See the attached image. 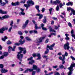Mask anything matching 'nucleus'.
I'll return each instance as SVG.
<instances>
[{
    "label": "nucleus",
    "mask_w": 75,
    "mask_h": 75,
    "mask_svg": "<svg viewBox=\"0 0 75 75\" xmlns=\"http://www.w3.org/2000/svg\"><path fill=\"white\" fill-rule=\"evenodd\" d=\"M75 64L74 62H72L70 67L68 68V69L70 71L68 73V75H71L72 74V71L74 70L73 68L75 67Z\"/></svg>",
    "instance_id": "f257e3e1"
},
{
    "label": "nucleus",
    "mask_w": 75,
    "mask_h": 75,
    "mask_svg": "<svg viewBox=\"0 0 75 75\" xmlns=\"http://www.w3.org/2000/svg\"><path fill=\"white\" fill-rule=\"evenodd\" d=\"M46 37V36H45L44 37H42L38 39H37L35 40V42L36 43V45H40V42H42L43 40H44V38Z\"/></svg>",
    "instance_id": "f03ea898"
},
{
    "label": "nucleus",
    "mask_w": 75,
    "mask_h": 75,
    "mask_svg": "<svg viewBox=\"0 0 75 75\" xmlns=\"http://www.w3.org/2000/svg\"><path fill=\"white\" fill-rule=\"evenodd\" d=\"M21 53H22V51H21L18 53V54L17 55V58L19 59L21 61H22V58H23V55Z\"/></svg>",
    "instance_id": "7ed1b4c3"
},
{
    "label": "nucleus",
    "mask_w": 75,
    "mask_h": 75,
    "mask_svg": "<svg viewBox=\"0 0 75 75\" xmlns=\"http://www.w3.org/2000/svg\"><path fill=\"white\" fill-rule=\"evenodd\" d=\"M33 57H38L37 59V60H40V59H41V54L40 53H33Z\"/></svg>",
    "instance_id": "20e7f679"
},
{
    "label": "nucleus",
    "mask_w": 75,
    "mask_h": 75,
    "mask_svg": "<svg viewBox=\"0 0 75 75\" xmlns=\"http://www.w3.org/2000/svg\"><path fill=\"white\" fill-rule=\"evenodd\" d=\"M8 30V28L6 27H2L0 29V33L3 34L4 33V31H5V30Z\"/></svg>",
    "instance_id": "39448f33"
},
{
    "label": "nucleus",
    "mask_w": 75,
    "mask_h": 75,
    "mask_svg": "<svg viewBox=\"0 0 75 75\" xmlns=\"http://www.w3.org/2000/svg\"><path fill=\"white\" fill-rule=\"evenodd\" d=\"M37 66L36 65H33V69H28V71H30V72H32V71H33L34 70H37Z\"/></svg>",
    "instance_id": "423d86ee"
},
{
    "label": "nucleus",
    "mask_w": 75,
    "mask_h": 75,
    "mask_svg": "<svg viewBox=\"0 0 75 75\" xmlns=\"http://www.w3.org/2000/svg\"><path fill=\"white\" fill-rule=\"evenodd\" d=\"M33 57H31L29 58L28 59V60L31 61L29 62V64L30 65H32V64H33L34 63H35V61L34 60H33Z\"/></svg>",
    "instance_id": "0eeeda50"
},
{
    "label": "nucleus",
    "mask_w": 75,
    "mask_h": 75,
    "mask_svg": "<svg viewBox=\"0 0 75 75\" xmlns=\"http://www.w3.org/2000/svg\"><path fill=\"white\" fill-rule=\"evenodd\" d=\"M69 44L68 42L65 44L64 46V48L66 50H69Z\"/></svg>",
    "instance_id": "6e6552de"
},
{
    "label": "nucleus",
    "mask_w": 75,
    "mask_h": 75,
    "mask_svg": "<svg viewBox=\"0 0 75 75\" xmlns=\"http://www.w3.org/2000/svg\"><path fill=\"white\" fill-rule=\"evenodd\" d=\"M34 4V2L32 1V0H29L28 6H32Z\"/></svg>",
    "instance_id": "1a4fd4ad"
},
{
    "label": "nucleus",
    "mask_w": 75,
    "mask_h": 75,
    "mask_svg": "<svg viewBox=\"0 0 75 75\" xmlns=\"http://www.w3.org/2000/svg\"><path fill=\"white\" fill-rule=\"evenodd\" d=\"M55 45V43H54L52 44V45H51L50 46H49L48 45H47V48H49V50H53V47H54Z\"/></svg>",
    "instance_id": "9d476101"
},
{
    "label": "nucleus",
    "mask_w": 75,
    "mask_h": 75,
    "mask_svg": "<svg viewBox=\"0 0 75 75\" xmlns=\"http://www.w3.org/2000/svg\"><path fill=\"white\" fill-rule=\"evenodd\" d=\"M67 11H69V10H71V12L73 13V15H75V11L74 10V9L71 8H67Z\"/></svg>",
    "instance_id": "9b49d317"
},
{
    "label": "nucleus",
    "mask_w": 75,
    "mask_h": 75,
    "mask_svg": "<svg viewBox=\"0 0 75 75\" xmlns=\"http://www.w3.org/2000/svg\"><path fill=\"white\" fill-rule=\"evenodd\" d=\"M13 21H11V23L10 24V25L11 26L9 28L8 30V32H11V30L12 29V28H13Z\"/></svg>",
    "instance_id": "f8f14e48"
},
{
    "label": "nucleus",
    "mask_w": 75,
    "mask_h": 75,
    "mask_svg": "<svg viewBox=\"0 0 75 75\" xmlns=\"http://www.w3.org/2000/svg\"><path fill=\"white\" fill-rule=\"evenodd\" d=\"M28 20H27L26 22H25V24H24L22 28L23 29H24L25 27H26V25H27V24H28Z\"/></svg>",
    "instance_id": "ddd939ff"
},
{
    "label": "nucleus",
    "mask_w": 75,
    "mask_h": 75,
    "mask_svg": "<svg viewBox=\"0 0 75 75\" xmlns=\"http://www.w3.org/2000/svg\"><path fill=\"white\" fill-rule=\"evenodd\" d=\"M19 49L20 50V51H23V54H25V53L27 52V51L25 50V48H23L21 47H19Z\"/></svg>",
    "instance_id": "4468645a"
},
{
    "label": "nucleus",
    "mask_w": 75,
    "mask_h": 75,
    "mask_svg": "<svg viewBox=\"0 0 75 75\" xmlns=\"http://www.w3.org/2000/svg\"><path fill=\"white\" fill-rule=\"evenodd\" d=\"M49 30L50 32L57 33V31H56L54 30V29H52V28L51 26H50L49 27Z\"/></svg>",
    "instance_id": "2eb2a0df"
},
{
    "label": "nucleus",
    "mask_w": 75,
    "mask_h": 75,
    "mask_svg": "<svg viewBox=\"0 0 75 75\" xmlns=\"http://www.w3.org/2000/svg\"><path fill=\"white\" fill-rule=\"evenodd\" d=\"M1 73H6L8 72V70L4 69H1Z\"/></svg>",
    "instance_id": "dca6fc26"
},
{
    "label": "nucleus",
    "mask_w": 75,
    "mask_h": 75,
    "mask_svg": "<svg viewBox=\"0 0 75 75\" xmlns=\"http://www.w3.org/2000/svg\"><path fill=\"white\" fill-rule=\"evenodd\" d=\"M20 3L18 2H16L15 3L12 2L11 4L12 6H18L19 5Z\"/></svg>",
    "instance_id": "f3484780"
},
{
    "label": "nucleus",
    "mask_w": 75,
    "mask_h": 75,
    "mask_svg": "<svg viewBox=\"0 0 75 75\" xmlns=\"http://www.w3.org/2000/svg\"><path fill=\"white\" fill-rule=\"evenodd\" d=\"M25 41L24 40H23L22 41L21 39H20L19 41V42L20 43H19L20 45H23V44H24V42H25Z\"/></svg>",
    "instance_id": "a211bd4d"
},
{
    "label": "nucleus",
    "mask_w": 75,
    "mask_h": 75,
    "mask_svg": "<svg viewBox=\"0 0 75 75\" xmlns=\"http://www.w3.org/2000/svg\"><path fill=\"white\" fill-rule=\"evenodd\" d=\"M61 3V1L59 0H56L55 1H54L53 2V3L54 4H59Z\"/></svg>",
    "instance_id": "6ab92c4d"
},
{
    "label": "nucleus",
    "mask_w": 75,
    "mask_h": 75,
    "mask_svg": "<svg viewBox=\"0 0 75 75\" xmlns=\"http://www.w3.org/2000/svg\"><path fill=\"white\" fill-rule=\"evenodd\" d=\"M74 30L72 29L71 31V33L72 37H75V35L74 34Z\"/></svg>",
    "instance_id": "aec40b11"
},
{
    "label": "nucleus",
    "mask_w": 75,
    "mask_h": 75,
    "mask_svg": "<svg viewBox=\"0 0 75 75\" xmlns=\"http://www.w3.org/2000/svg\"><path fill=\"white\" fill-rule=\"evenodd\" d=\"M0 13L1 14H7V12L3 11L2 10H0Z\"/></svg>",
    "instance_id": "412c9836"
},
{
    "label": "nucleus",
    "mask_w": 75,
    "mask_h": 75,
    "mask_svg": "<svg viewBox=\"0 0 75 75\" xmlns=\"http://www.w3.org/2000/svg\"><path fill=\"white\" fill-rule=\"evenodd\" d=\"M36 16H39V19H41V18H42V14H41L40 13H38V14H37L36 15Z\"/></svg>",
    "instance_id": "4be33fe9"
},
{
    "label": "nucleus",
    "mask_w": 75,
    "mask_h": 75,
    "mask_svg": "<svg viewBox=\"0 0 75 75\" xmlns=\"http://www.w3.org/2000/svg\"><path fill=\"white\" fill-rule=\"evenodd\" d=\"M66 5L67 6H69V5L72 6V5H73V3L72 2L69 1L66 4Z\"/></svg>",
    "instance_id": "5701e85b"
},
{
    "label": "nucleus",
    "mask_w": 75,
    "mask_h": 75,
    "mask_svg": "<svg viewBox=\"0 0 75 75\" xmlns=\"http://www.w3.org/2000/svg\"><path fill=\"white\" fill-rule=\"evenodd\" d=\"M46 18H47V17L46 16L44 17V19L43 21V23H45L46 22H47V21L46 20Z\"/></svg>",
    "instance_id": "b1692460"
},
{
    "label": "nucleus",
    "mask_w": 75,
    "mask_h": 75,
    "mask_svg": "<svg viewBox=\"0 0 75 75\" xmlns=\"http://www.w3.org/2000/svg\"><path fill=\"white\" fill-rule=\"evenodd\" d=\"M3 55H4V57H7L8 56V52H4Z\"/></svg>",
    "instance_id": "393cba45"
},
{
    "label": "nucleus",
    "mask_w": 75,
    "mask_h": 75,
    "mask_svg": "<svg viewBox=\"0 0 75 75\" xmlns=\"http://www.w3.org/2000/svg\"><path fill=\"white\" fill-rule=\"evenodd\" d=\"M7 37L6 36H5L4 38H2V40H3V41H6V40H7Z\"/></svg>",
    "instance_id": "a878e982"
},
{
    "label": "nucleus",
    "mask_w": 75,
    "mask_h": 75,
    "mask_svg": "<svg viewBox=\"0 0 75 75\" xmlns=\"http://www.w3.org/2000/svg\"><path fill=\"white\" fill-rule=\"evenodd\" d=\"M9 17L8 16H6L5 15L2 16V20H3V18H8Z\"/></svg>",
    "instance_id": "bb28decb"
},
{
    "label": "nucleus",
    "mask_w": 75,
    "mask_h": 75,
    "mask_svg": "<svg viewBox=\"0 0 75 75\" xmlns=\"http://www.w3.org/2000/svg\"><path fill=\"white\" fill-rule=\"evenodd\" d=\"M35 28L36 29H38H38H40V28H41V27H39V28L37 26V24H35Z\"/></svg>",
    "instance_id": "cd10ccee"
},
{
    "label": "nucleus",
    "mask_w": 75,
    "mask_h": 75,
    "mask_svg": "<svg viewBox=\"0 0 75 75\" xmlns=\"http://www.w3.org/2000/svg\"><path fill=\"white\" fill-rule=\"evenodd\" d=\"M24 6L25 7H26V10H28V4H24Z\"/></svg>",
    "instance_id": "c85d7f7f"
},
{
    "label": "nucleus",
    "mask_w": 75,
    "mask_h": 75,
    "mask_svg": "<svg viewBox=\"0 0 75 75\" xmlns=\"http://www.w3.org/2000/svg\"><path fill=\"white\" fill-rule=\"evenodd\" d=\"M0 4L1 6H4V5H6V3L5 2H2Z\"/></svg>",
    "instance_id": "c756f323"
},
{
    "label": "nucleus",
    "mask_w": 75,
    "mask_h": 75,
    "mask_svg": "<svg viewBox=\"0 0 75 75\" xmlns=\"http://www.w3.org/2000/svg\"><path fill=\"white\" fill-rule=\"evenodd\" d=\"M43 57L44 58H46V60L48 59V56L45 55H44V56H43Z\"/></svg>",
    "instance_id": "7c9ffc66"
},
{
    "label": "nucleus",
    "mask_w": 75,
    "mask_h": 75,
    "mask_svg": "<svg viewBox=\"0 0 75 75\" xmlns=\"http://www.w3.org/2000/svg\"><path fill=\"white\" fill-rule=\"evenodd\" d=\"M68 24L69 26L70 27H72V24L70 22H69L68 23Z\"/></svg>",
    "instance_id": "2f4dec72"
},
{
    "label": "nucleus",
    "mask_w": 75,
    "mask_h": 75,
    "mask_svg": "<svg viewBox=\"0 0 75 75\" xmlns=\"http://www.w3.org/2000/svg\"><path fill=\"white\" fill-rule=\"evenodd\" d=\"M54 27L55 29H56V30H57V29H58L59 27H60V25H58V27H57L56 25H54Z\"/></svg>",
    "instance_id": "473e14b6"
},
{
    "label": "nucleus",
    "mask_w": 75,
    "mask_h": 75,
    "mask_svg": "<svg viewBox=\"0 0 75 75\" xmlns=\"http://www.w3.org/2000/svg\"><path fill=\"white\" fill-rule=\"evenodd\" d=\"M59 67L60 68H61V69H62V68H64V66L62 64H60L59 66Z\"/></svg>",
    "instance_id": "72a5a7b5"
},
{
    "label": "nucleus",
    "mask_w": 75,
    "mask_h": 75,
    "mask_svg": "<svg viewBox=\"0 0 75 75\" xmlns=\"http://www.w3.org/2000/svg\"><path fill=\"white\" fill-rule=\"evenodd\" d=\"M18 33L20 35H23V33H22V32L20 31H18Z\"/></svg>",
    "instance_id": "f704fd0d"
},
{
    "label": "nucleus",
    "mask_w": 75,
    "mask_h": 75,
    "mask_svg": "<svg viewBox=\"0 0 75 75\" xmlns=\"http://www.w3.org/2000/svg\"><path fill=\"white\" fill-rule=\"evenodd\" d=\"M25 2V0H22V1L20 2V3H23L24 4Z\"/></svg>",
    "instance_id": "c9c22d12"
},
{
    "label": "nucleus",
    "mask_w": 75,
    "mask_h": 75,
    "mask_svg": "<svg viewBox=\"0 0 75 75\" xmlns=\"http://www.w3.org/2000/svg\"><path fill=\"white\" fill-rule=\"evenodd\" d=\"M7 44L8 45L11 44V42L10 41V40H8L7 42Z\"/></svg>",
    "instance_id": "e433bc0d"
},
{
    "label": "nucleus",
    "mask_w": 75,
    "mask_h": 75,
    "mask_svg": "<svg viewBox=\"0 0 75 75\" xmlns=\"http://www.w3.org/2000/svg\"><path fill=\"white\" fill-rule=\"evenodd\" d=\"M59 6H58V5H57L56 8V11H58V10H59Z\"/></svg>",
    "instance_id": "4c0bfd02"
},
{
    "label": "nucleus",
    "mask_w": 75,
    "mask_h": 75,
    "mask_svg": "<svg viewBox=\"0 0 75 75\" xmlns=\"http://www.w3.org/2000/svg\"><path fill=\"white\" fill-rule=\"evenodd\" d=\"M36 71L38 73L40 72V69H37L36 70Z\"/></svg>",
    "instance_id": "58836bf2"
},
{
    "label": "nucleus",
    "mask_w": 75,
    "mask_h": 75,
    "mask_svg": "<svg viewBox=\"0 0 75 75\" xmlns=\"http://www.w3.org/2000/svg\"><path fill=\"white\" fill-rule=\"evenodd\" d=\"M47 51H45V54H48V52H49V50H48V49H47Z\"/></svg>",
    "instance_id": "ea45409f"
},
{
    "label": "nucleus",
    "mask_w": 75,
    "mask_h": 75,
    "mask_svg": "<svg viewBox=\"0 0 75 75\" xmlns=\"http://www.w3.org/2000/svg\"><path fill=\"white\" fill-rule=\"evenodd\" d=\"M68 55V53L66 51H65V54L64 55V56H65V57H67Z\"/></svg>",
    "instance_id": "a19ab883"
},
{
    "label": "nucleus",
    "mask_w": 75,
    "mask_h": 75,
    "mask_svg": "<svg viewBox=\"0 0 75 75\" xmlns=\"http://www.w3.org/2000/svg\"><path fill=\"white\" fill-rule=\"evenodd\" d=\"M28 71V69H26V70H25L23 72V73H27Z\"/></svg>",
    "instance_id": "79ce46f5"
},
{
    "label": "nucleus",
    "mask_w": 75,
    "mask_h": 75,
    "mask_svg": "<svg viewBox=\"0 0 75 75\" xmlns=\"http://www.w3.org/2000/svg\"><path fill=\"white\" fill-rule=\"evenodd\" d=\"M63 59L62 60H65V56L64 55H62Z\"/></svg>",
    "instance_id": "37998d69"
},
{
    "label": "nucleus",
    "mask_w": 75,
    "mask_h": 75,
    "mask_svg": "<svg viewBox=\"0 0 75 75\" xmlns=\"http://www.w3.org/2000/svg\"><path fill=\"white\" fill-rule=\"evenodd\" d=\"M55 73L54 75H60V74L58 73V72H55Z\"/></svg>",
    "instance_id": "c03bdc74"
},
{
    "label": "nucleus",
    "mask_w": 75,
    "mask_h": 75,
    "mask_svg": "<svg viewBox=\"0 0 75 75\" xmlns=\"http://www.w3.org/2000/svg\"><path fill=\"white\" fill-rule=\"evenodd\" d=\"M40 7V6H35V8H36L37 10H38L39 9V8Z\"/></svg>",
    "instance_id": "a18cd8bd"
},
{
    "label": "nucleus",
    "mask_w": 75,
    "mask_h": 75,
    "mask_svg": "<svg viewBox=\"0 0 75 75\" xmlns=\"http://www.w3.org/2000/svg\"><path fill=\"white\" fill-rule=\"evenodd\" d=\"M70 58L72 59V60H73L74 61L75 60V58H74L73 56H71L70 57Z\"/></svg>",
    "instance_id": "49530a36"
},
{
    "label": "nucleus",
    "mask_w": 75,
    "mask_h": 75,
    "mask_svg": "<svg viewBox=\"0 0 75 75\" xmlns=\"http://www.w3.org/2000/svg\"><path fill=\"white\" fill-rule=\"evenodd\" d=\"M52 68H54V69H56V68H58V66L56 65L55 66H53L52 67Z\"/></svg>",
    "instance_id": "de8ad7c7"
},
{
    "label": "nucleus",
    "mask_w": 75,
    "mask_h": 75,
    "mask_svg": "<svg viewBox=\"0 0 75 75\" xmlns=\"http://www.w3.org/2000/svg\"><path fill=\"white\" fill-rule=\"evenodd\" d=\"M20 45V44L18 43H15L14 44L15 45Z\"/></svg>",
    "instance_id": "09e8293b"
},
{
    "label": "nucleus",
    "mask_w": 75,
    "mask_h": 75,
    "mask_svg": "<svg viewBox=\"0 0 75 75\" xmlns=\"http://www.w3.org/2000/svg\"><path fill=\"white\" fill-rule=\"evenodd\" d=\"M52 8H51L49 9V11L50 12V14H51V12L52 11Z\"/></svg>",
    "instance_id": "8fccbe9b"
},
{
    "label": "nucleus",
    "mask_w": 75,
    "mask_h": 75,
    "mask_svg": "<svg viewBox=\"0 0 75 75\" xmlns=\"http://www.w3.org/2000/svg\"><path fill=\"white\" fill-rule=\"evenodd\" d=\"M62 6H63V4L62 3H60L59 4V7L60 8H62Z\"/></svg>",
    "instance_id": "3c124183"
},
{
    "label": "nucleus",
    "mask_w": 75,
    "mask_h": 75,
    "mask_svg": "<svg viewBox=\"0 0 75 75\" xmlns=\"http://www.w3.org/2000/svg\"><path fill=\"white\" fill-rule=\"evenodd\" d=\"M4 55H3L2 56L0 57V59H3L4 58Z\"/></svg>",
    "instance_id": "603ef678"
},
{
    "label": "nucleus",
    "mask_w": 75,
    "mask_h": 75,
    "mask_svg": "<svg viewBox=\"0 0 75 75\" xmlns=\"http://www.w3.org/2000/svg\"><path fill=\"white\" fill-rule=\"evenodd\" d=\"M41 11L42 13H44L45 11V8H42Z\"/></svg>",
    "instance_id": "864d4df0"
},
{
    "label": "nucleus",
    "mask_w": 75,
    "mask_h": 75,
    "mask_svg": "<svg viewBox=\"0 0 75 75\" xmlns=\"http://www.w3.org/2000/svg\"><path fill=\"white\" fill-rule=\"evenodd\" d=\"M21 14V15H22L23 16H24L25 15V13L23 12H21L20 13Z\"/></svg>",
    "instance_id": "5fc2aeb1"
},
{
    "label": "nucleus",
    "mask_w": 75,
    "mask_h": 75,
    "mask_svg": "<svg viewBox=\"0 0 75 75\" xmlns=\"http://www.w3.org/2000/svg\"><path fill=\"white\" fill-rule=\"evenodd\" d=\"M15 48H16V46H14L12 49V51H15Z\"/></svg>",
    "instance_id": "6e6d98bb"
},
{
    "label": "nucleus",
    "mask_w": 75,
    "mask_h": 75,
    "mask_svg": "<svg viewBox=\"0 0 75 75\" xmlns=\"http://www.w3.org/2000/svg\"><path fill=\"white\" fill-rule=\"evenodd\" d=\"M71 50H72L73 51H75V49H74V48L72 47H70Z\"/></svg>",
    "instance_id": "4d7b16f0"
},
{
    "label": "nucleus",
    "mask_w": 75,
    "mask_h": 75,
    "mask_svg": "<svg viewBox=\"0 0 75 75\" xmlns=\"http://www.w3.org/2000/svg\"><path fill=\"white\" fill-rule=\"evenodd\" d=\"M33 32L35 34H37V33H38V32H37V31L36 30H33Z\"/></svg>",
    "instance_id": "13d9d810"
},
{
    "label": "nucleus",
    "mask_w": 75,
    "mask_h": 75,
    "mask_svg": "<svg viewBox=\"0 0 75 75\" xmlns=\"http://www.w3.org/2000/svg\"><path fill=\"white\" fill-rule=\"evenodd\" d=\"M0 68H3V64H0Z\"/></svg>",
    "instance_id": "bf43d9fd"
},
{
    "label": "nucleus",
    "mask_w": 75,
    "mask_h": 75,
    "mask_svg": "<svg viewBox=\"0 0 75 75\" xmlns=\"http://www.w3.org/2000/svg\"><path fill=\"white\" fill-rule=\"evenodd\" d=\"M66 40H69V38L68 37H66L65 38Z\"/></svg>",
    "instance_id": "052dcab7"
},
{
    "label": "nucleus",
    "mask_w": 75,
    "mask_h": 75,
    "mask_svg": "<svg viewBox=\"0 0 75 75\" xmlns=\"http://www.w3.org/2000/svg\"><path fill=\"white\" fill-rule=\"evenodd\" d=\"M8 48H9V49H8V52H9V51H10V50H11V49H12V47L10 46H9L8 47Z\"/></svg>",
    "instance_id": "680f3d73"
},
{
    "label": "nucleus",
    "mask_w": 75,
    "mask_h": 75,
    "mask_svg": "<svg viewBox=\"0 0 75 75\" xmlns=\"http://www.w3.org/2000/svg\"><path fill=\"white\" fill-rule=\"evenodd\" d=\"M51 35H54V36H55V35H57V34H56V33H52L51 34Z\"/></svg>",
    "instance_id": "e2e57ef3"
},
{
    "label": "nucleus",
    "mask_w": 75,
    "mask_h": 75,
    "mask_svg": "<svg viewBox=\"0 0 75 75\" xmlns=\"http://www.w3.org/2000/svg\"><path fill=\"white\" fill-rule=\"evenodd\" d=\"M20 38L21 39V40H23L24 39V37L22 36H20Z\"/></svg>",
    "instance_id": "0e129e2a"
},
{
    "label": "nucleus",
    "mask_w": 75,
    "mask_h": 75,
    "mask_svg": "<svg viewBox=\"0 0 75 75\" xmlns=\"http://www.w3.org/2000/svg\"><path fill=\"white\" fill-rule=\"evenodd\" d=\"M42 29L43 30H47V29L46 28H44V27L42 28Z\"/></svg>",
    "instance_id": "69168bd1"
},
{
    "label": "nucleus",
    "mask_w": 75,
    "mask_h": 75,
    "mask_svg": "<svg viewBox=\"0 0 75 75\" xmlns=\"http://www.w3.org/2000/svg\"><path fill=\"white\" fill-rule=\"evenodd\" d=\"M65 35L66 36V37H68V36H69V34L66 33L65 34Z\"/></svg>",
    "instance_id": "338daca9"
},
{
    "label": "nucleus",
    "mask_w": 75,
    "mask_h": 75,
    "mask_svg": "<svg viewBox=\"0 0 75 75\" xmlns=\"http://www.w3.org/2000/svg\"><path fill=\"white\" fill-rule=\"evenodd\" d=\"M35 71H33V73H32V75H35Z\"/></svg>",
    "instance_id": "774afa93"
}]
</instances>
